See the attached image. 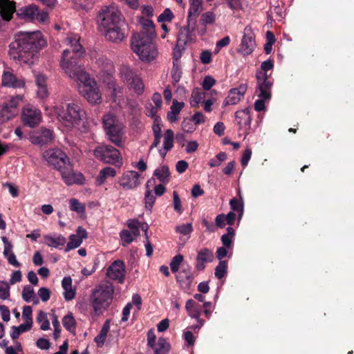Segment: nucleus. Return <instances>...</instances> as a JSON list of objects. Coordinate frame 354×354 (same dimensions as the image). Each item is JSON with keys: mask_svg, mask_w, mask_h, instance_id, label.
<instances>
[{"mask_svg": "<svg viewBox=\"0 0 354 354\" xmlns=\"http://www.w3.org/2000/svg\"><path fill=\"white\" fill-rule=\"evenodd\" d=\"M109 329L110 321L107 319L104 323L100 333L95 337L94 339L98 347H102L104 345Z\"/></svg>", "mask_w": 354, "mask_h": 354, "instance_id": "37", "label": "nucleus"}, {"mask_svg": "<svg viewBox=\"0 0 354 354\" xmlns=\"http://www.w3.org/2000/svg\"><path fill=\"white\" fill-rule=\"evenodd\" d=\"M95 64L100 70L98 75L103 82H106L112 78V75L115 71L112 61L106 57L101 56L96 60Z\"/></svg>", "mask_w": 354, "mask_h": 354, "instance_id": "18", "label": "nucleus"}, {"mask_svg": "<svg viewBox=\"0 0 354 354\" xmlns=\"http://www.w3.org/2000/svg\"><path fill=\"white\" fill-rule=\"evenodd\" d=\"M64 327L71 333H75L76 328V321L71 313H68L62 319Z\"/></svg>", "mask_w": 354, "mask_h": 354, "instance_id": "44", "label": "nucleus"}, {"mask_svg": "<svg viewBox=\"0 0 354 354\" xmlns=\"http://www.w3.org/2000/svg\"><path fill=\"white\" fill-rule=\"evenodd\" d=\"M22 101L21 95L12 96L9 101L5 102L0 109V118L3 122L8 121L15 117L19 113L18 106Z\"/></svg>", "mask_w": 354, "mask_h": 354, "instance_id": "13", "label": "nucleus"}, {"mask_svg": "<svg viewBox=\"0 0 354 354\" xmlns=\"http://www.w3.org/2000/svg\"><path fill=\"white\" fill-rule=\"evenodd\" d=\"M185 309L189 315L192 318L198 319L201 315V308L193 299H188L185 304Z\"/></svg>", "mask_w": 354, "mask_h": 354, "instance_id": "35", "label": "nucleus"}, {"mask_svg": "<svg viewBox=\"0 0 354 354\" xmlns=\"http://www.w3.org/2000/svg\"><path fill=\"white\" fill-rule=\"evenodd\" d=\"M2 84L8 87L22 88L25 82L22 79H17L12 73L6 72L2 75Z\"/></svg>", "mask_w": 354, "mask_h": 354, "instance_id": "30", "label": "nucleus"}, {"mask_svg": "<svg viewBox=\"0 0 354 354\" xmlns=\"http://www.w3.org/2000/svg\"><path fill=\"white\" fill-rule=\"evenodd\" d=\"M21 296L23 299L26 302L33 301V304H37L39 303V301L35 296L34 289L30 285H26L24 287Z\"/></svg>", "mask_w": 354, "mask_h": 354, "instance_id": "41", "label": "nucleus"}, {"mask_svg": "<svg viewBox=\"0 0 354 354\" xmlns=\"http://www.w3.org/2000/svg\"><path fill=\"white\" fill-rule=\"evenodd\" d=\"M214 259V254L212 250L203 248L199 250L196 257L195 268L198 271H203L207 263H211Z\"/></svg>", "mask_w": 354, "mask_h": 354, "instance_id": "21", "label": "nucleus"}, {"mask_svg": "<svg viewBox=\"0 0 354 354\" xmlns=\"http://www.w3.org/2000/svg\"><path fill=\"white\" fill-rule=\"evenodd\" d=\"M227 263L225 261H220L215 268V276L221 279L227 273Z\"/></svg>", "mask_w": 354, "mask_h": 354, "instance_id": "50", "label": "nucleus"}, {"mask_svg": "<svg viewBox=\"0 0 354 354\" xmlns=\"http://www.w3.org/2000/svg\"><path fill=\"white\" fill-rule=\"evenodd\" d=\"M120 75L122 80L127 84L138 75L129 66L122 65L120 68Z\"/></svg>", "mask_w": 354, "mask_h": 354, "instance_id": "40", "label": "nucleus"}, {"mask_svg": "<svg viewBox=\"0 0 354 354\" xmlns=\"http://www.w3.org/2000/svg\"><path fill=\"white\" fill-rule=\"evenodd\" d=\"M215 19L216 16L212 12H206L202 15L201 22L203 25L212 24Z\"/></svg>", "mask_w": 354, "mask_h": 354, "instance_id": "55", "label": "nucleus"}, {"mask_svg": "<svg viewBox=\"0 0 354 354\" xmlns=\"http://www.w3.org/2000/svg\"><path fill=\"white\" fill-rule=\"evenodd\" d=\"M205 94L200 88H196L192 91L190 97V104L192 107H196L205 98Z\"/></svg>", "mask_w": 354, "mask_h": 354, "instance_id": "46", "label": "nucleus"}, {"mask_svg": "<svg viewBox=\"0 0 354 354\" xmlns=\"http://www.w3.org/2000/svg\"><path fill=\"white\" fill-rule=\"evenodd\" d=\"M77 89L90 104H97L102 102V93L96 81L90 75L77 83Z\"/></svg>", "mask_w": 354, "mask_h": 354, "instance_id": "8", "label": "nucleus"}, {"mask_svg": "<svg viewBox=\"0 0 354 354\" xmlns=\"http://www.w3.org/2000/svg\"><path fill=\"white\" fill-rule=\"evenodd\" d=\"M37 322L40 324V329L48 330L50 329V322L46 313L39 310L37 317Z\"/></svg>", "mask_w": 354, "mask_h": 354, "instance_id": "47", "label": "nucleus"}, {"mask_svg": "<svg viewBox=\"0 0 354 354\" xmlns=\"http://www.w3.org/2000/svg\"><path fill=\"white\" fill-rule=\"evenodd\" d=\"M115 175L116 171L114 168L106 167L100 171L96 183L98 185H102L109 177H114Z\"/></svg>", "mask_w": 354, "mask_h": 354, "instance_id": "38", "label": "nucleus"}, {"mask_svg": "<svg viewBox=\"0 0 354 354\" xmlns=\"http://www.w3.org/2000/svg\"><path fill=\"white\" fill-rule=\"evenodd\" d=\"M43 157L50 166L53 167L59 171L70 161L67 155L59 149L46 150L43 154Z\"/></svg>", "mask_w": 354, "mask_h": 354, "instance_id": "12", "label": "nucleus"}, {"mask_svg": "<svg viewBox=\"0 0 354 354\" xmlns=\"http://www.w3.org/2000/svg\"><path fill=\"white\" fill-rule=\"evenodd\" d=\"M38 296L42 301L46 302L49 300L50 297V291L47 288H41L37 292Z\"/></svg>", "mask_w": 354, "mask_h": 354, "instance_id": "63", "label": "nucleus"}, {"mask_svg": "<svg viewBox=\"0 0 354 354\" xmlns=\"http://www.w3.org/2000/svg\"><path fill=\"white\" fill-rule=\"evenodd\" d=\"M120 236L122 241L123 246L131 243L133 241L134 238L136 237L132 232L127 230H122L120 233Z\"/></svg>", "mask_w": 354, "mask_h": 354, "instance_id": "51", "label": "nucleus"}, {"mask_svg": "<svg viewBox=\"0 0 354 354\" xmlns=\"http://www.w3.org/2000/svg\"><path fill=\"white\" fill-rule=\"evenodd\" d=\"M176 230L181 234L187 235L192 232L193 227L192 223L182 224L176 226Z\"/></svg>", "mask_w": 354, "mask_h": 354, "instance_id": "58", "label": "nucleus"}, {"mask_svg": "<svg viewBox=\"0 0 354 354\" xmlns=\"http://www.w3.org/2000/svg\"><path fill=\"white\" fill-rule=\"evenodd\" d=\"M113 292V286L109 282L101 283L93 290L91 303L96 315L102 314L109 306Z\"/></svg>", "mask_w": 354, "mask_h": 354, "instance_id": "5", "label": "nucleus"}, {"mask_svg": "<svg viewBox=\"0 0 354 354\" xmlns=\"http://www.w3.org/2000/svg\"><path fill=\"white\" fill-rule=\"evenodd\" d=\"M174 132L171 129H167L165 131L164 136L163 148L166 151H169L174 146Z\"/></svg>", "mask_w": 354, "mask_h": 354, "instance_id": "49", "label": "nucleus"}, {"mask_svg": "<svg viewBox=\"0 0 354 354\" xmlns=\"http://www.w3.org/2000/svg\"><path fill=\"white\" fill-rule=\"evenodd\" d=\"M127 225L131 229L130 232H132L136 236H139L140 234V228L142 229V227L147 226V224H140L137 220L131 219L127 221Z\"/></svg>", "mask_w": 354, "mask_h": 354, "instance_id": "53", "label": "nucleus"}, {"mask_svg": "<svg viewBox=\"0 0 354 354\" xmlns=\"http://www.w3.org/2000/svg\"><path fill=\"white\" fill-rule=\"evenodd\" d=\"M21 120L24 124L35 127L41 121V112L39 109L27 104L22 110Z\"/></svg>", "mask_w": 354, "mask_h": 354, "instance_id": "14", "label": "nucleus"}, {"mask_svg": "<svg viewBox=\"0 0 354 354\" xmlns=\"http://www.w3.org/2000/svg\"><path fill=\"white\" fill-rule=\"evenodd\" d=\"M34 77L37 87V97L41 99L47 97L48 96V91L47 88V78L46 75L39 72H34Z\"/></svg>", "mask_w": 354, "mask_h": 354, "instance_id": "28", "label": "nucleus"}, {"mask_svg": "<svg viewBox=\"0 0 354 354\" xmlns=\"http://www.w3.org/2000/svg\"><path fill=\"white\" fill-rule=\"evenodd\" d=\"M151 348L154 354H167L169 351L170 345L165 338L160 337L158 342H156Z\"/></svg>", "mask_w": 354, "mask_h": 354, "instance_id": "36", "label": "nucleus"}, {"mask_svg": "<svg viewBox=\"0 0 354 354\" xmlns=\"http://www.w3.org/2000/svg\"><path fill=\"white\" fill-rule=\"evenodd\" d=\"M29 140L35 145H47L54 140L53 132L49 129L41 128L37 131L32 132L29 136Z\"/></svg>", "mask_w": 354, "mask_h": 354, "instance_id": "19", "label": "nucleus"}, {"mask_svg": "<svg viewBox=\"0 0 354 354\" xmlns=\"http://www.w3.org/2000/svg\"><path fill=\"white\" fill-rule=\"evenodd\" d=\"M32 310L30 306H26L23 308L22 317L24 322H28L32 324Z\"/></svg>", "mask_w": 354, "mask_h": 354, "instance_id": "62", "label": "nucleus"}, {"mask_svg": "<svg viewBox=\"0 0 354 354\" xmlns=\"http://www.w3.org/2000/svg\"><path fill=\"white\" fill-rule=\"evenodd\" d=\"M235 235L234 230L232 227L227 228V233L221 236V242L225 248H232L233 245V239Z\"/></svg>", "mask_w": 354, "mask_h": 354, "instance_id": "42", "label": "nucleus"}, {"mask_svg": "<svg viewBox=\"0 0 354 354\" xmlns=\"http://www.w3.org/2000/svg\"><path fill=\"white\" fill-rule=\"evenodd\" d=\"M62 286L64 290V297L66 301H71L75 297V289L72 286V279L70 277H65L62 279Z\"/></svg>", "mask_w": 354, "mask_h": 354, "instance_id": "32", "label": "nucleus"}, {"mask_svg": "<svg viewBox=\"0 0 354 354\" xmlns=\"http://www.w3.org/2000/svg\"><path fill=\"white\" fill-rule=\"evenodd\" d=\"M173 18L174 15L172 12L169 8H167L161 15H160V16L158 18V20L160 22L171 21Z\"/></svg>", "mask_w": 354, "mask_h": 354, "instance_id": "61", "label": "nucleus"}, {"mask_svg": "<svg viewBox=\"0 0 354 354\" xmlns=\"http://www.w3.org/2000/svg\"><path fill=\"white\" fill-rule=\"evenodd\" d=\"M176 279L181 286H189L193 279V274L192 273L191 268L189 267L183 268L176 276Z\"/></svg>", "mask_w": 354, "mask_h": 354, "instance_id": "34", "label": "nucleus"}, {"mask_svg": "<svg viewBox=\"0 0 354 354\" xmlns=\"http://www.w3.org/2000/svg\"><path fill=\"white\" fill-rule=\"evenodd\" d=\"M94 156L100 160L108 164H117L121 160L120 151L111 145H100L94 150Z\"/></svg>", "mask_w": 354, "mask_h": 354, "instance_id": "11", "label": "nucleus"}, {"mask_svg": "<svg viewBox=\"0 0 354 354\" xmlns=\"http://www.w3.org/2000/svg\"><path fill=\"white\" fill-rule=\"evenodd\" d=\"M45 244L49 247L57 248L63 246L66 243V239L61 234L50 235L48 234L44 237Z\"/></svg>", "mask_w": 354, "mask_h": 354, "instance_id": "33", "label": "nucleus"}, {"mask_svg": "<svg viewBox=\"0 0 354 354\" xmlns=\"http://www.w3.org/2000/svg\"><path fill=\"white\" fill-rule=\"evenodd\" d=\"M59 173L64 182L67 185H72L74 184L82 185L85 180L82 174L73 170V165L70 161L67 162L61 170H59Z\"/></svg>", "mask_w": 354, "mask_h": 354, "instance_id": "15", "label": "nucleus"}, {"mask_svg": "<svg viewBox=\"0 0 354 354\" xmlns=\"http://www.w3.org/2000/svg\"><path fill=\"white\" fill-rule=\"evenodd\" d=\"M153 39V37H132V50L142 62H151L158 55Z\"/></svg>", "mask_w": 354, "mask_h": 354, "instance_id": "6", "label": "nucleus"}, {"mask_svg": "<svg viewBox=\"0 0 354 354\" xmlns=\"http://www.w3.org/2000/svg\"><path fill=\"white\" fill-rule=\"evenodd\" d=\"M106 276L122 283L126 276L125 264L122 260L114 261L107 268Z\"/></svg>", "mask_w": 354, "mask_h": 354, "instance_id": "17", "label": "nucleus"}, {"mask_svg": "<svg viewBox=\"0 0 354 354\" xmlns=\"http://www.w3.org/2000/svg\"><path fill=\"white\" fill-rule=\"evenodd\" d=\"M173 205L174 209L176 212L179 214H181L183 212V209L182 207L181 201L178 193L176 191L173 192Z\"/></svg>", "mask_w": 354, "mask_h": 354, "instance_id": "57", "label": "nucleus"}, {"mask_svg": "<svg viewBox=\"0 0 354 354\" xmlns=\"http://www.w3.org/2000/svg\"><path fill=\"white\" fill-rule=\"evenodd\" d=\"M1 240L3 243L4 248L3 254L5 258L7 259L8 262L17 268L20 267L21 264L17 260L16 256L12 252V244L11 242L8 241V239L6 236H2Z\"/></svg>", "mask_w": 354, "mask_h": 354, "instance_id": "29", "label": "nucleus"}, {"mask_svg": "<svg viewBox=\"0 0 354 354\" xmlns=\"http://www.w3.org/2000/svg\"><path fill=\"white\" fill-rule=\"evenodd\" d=\"M247 88L248 86L245 84H242L237 88H232L225 98V104L226 105L236 104L243 97Z\"/></svg>", "mask_w": 354, "mask_h": 354, "instance_id": "25", "label": "nucleus"}, {"mask_svg": "<svg viewBox=\"0 0 354 354\" xmlns=\"http://www.w3.org/2000/svg\"><path fill=\"white\" fill-rule=\"evenodd\" d=\"M145 200L146 208L151 209L153 205L156 198L149 189H147L145 193Z\"/></svg>", "mask_w": 354, "mask_h": 354, "instance_id": "60", "label": "nucleus"}, {"mask_svg": "<svg viewBox=\"0 0 354 354\" xmlns=\"http://www.w3.org/2000/svg\"><path fill=\"white\" fill-rule=\"evenodd\" d=\"M106 82L108 88L111 90V97L113 102L120 107L125 106L127 100L123 94V88L117 85L113 78H110Z\"/></svg>", "mask_w": 354, "mask_h": 354, "instance_id": "22", "label": "nucleus"}, {"mask_svg": "<svg viewBox=\"0 0 354 354\" xmlns=\"http://www.w3.org/2000/svg\"><path fill=\"white\" fill-rule=\"evenodd\" d=\"M187 32L188 30L187 29L180 31L176 45L173 50V64L176 62L180 63L179 59L182 56V52L188 41Z\"/></svg>", "mask_w": 354, "mask_h": 354, "instance_id": "24", "label": "nucleus"}, {"mask_svg": "<svg viewBox=\"0 0 354 354\" xmlns=\"http://www.w3.org/2000/svg\"><path fill=\"white\" fill-rule=\"evenodd\" d=\"M203 10V0H189V9L187 21H195L199 13Z\"/></svg>", "mask_w": 354, "mask_h": 354, "instance_id": "31", "label": "nucleus"}, {"mask_svg": "<svg viewBox=\"0 0 354 354\" xmlns=\"http://www.w3.org/2000/svg\"><path fill=\"white\" fill-rule=\"evenodd\" d=\"M140 178L137 171H127L120 178L118 183L124 189H133L140 184Z\"/></svg>", "mask_w": 354, "mask_h": 354, "instance_id": "20", "label": "nucleus"}, {"mask_svg": "<svg viewBox=\"0 0 354 354\" xmlns=\"http://www.w3.org/2000/svg\"><path fill=\"white\" fill-rule=\"evenodd\" d=\"M80 37L75 34H68L64 40V44L71 48L64 50L60 59V66L64 73L77 84L85 79L89 74L80 63V57L85 53V50L80 43Z\"/></svg>", "mask_w": 354, "mask_h": 354, "instance_id": "2", "label": "nucleus"}, {"mask_svg": "<svg viewBox=\"0 0 354 354\" xmlns=\"http://www.w3.org/2000/svg\"><path fill=\"white\" fill-rule=\"evenodd\" d=\"M103 125L108 136V138L113 143L120 146L122 141L123 125L117 119L116 116L111 113H107L104 115Z\"/></svg>", "mask_w": 354, "mask_h": 354, "instance_id": "9", "label": "nucleus"}, {"mask_svg": "<svg viewBox=\"0 0 354 354\" xmlns=\"http://www.w3.org/2000/svg\"><path fill=\"white\" fill-rule=\"evenodd\" d=\"M182 74L180 63L174 62L171 71V82L174 86H176L180 82Z\"/></svg>", "mask_w": 354, "mask_h": 354, "instance_id": "43", "label": "nucleus"}, {"mask_svg": "<svg viewBox=\"0 0 354 354\" xmlns=\"http://www.w3.org/2000/svg\"><path fill=\"white\" fill-rule=\"evenodd\" d=\"M235 118L241 129H250L252 121L251 109L246 108L237 111L235 113Z\"/></svg>", "mask_w": 354, "mask_h": 354, "instance_id": "27", "label": "nucleus"}, {"mask_svg": "<svg viewBox=\"0 0 354 354\" xmlns=\"http://www.w3.org/2000/svg\"><path fill=\"white\" fill-rule=\"evenodd\" d=\"M10 296V287L7 282L0 281V299H6Z\"/></svg>", "mask_w": 354, "mask_h": 354, "instance_id": "56", "label": "nucleus"}, {"mask_svg": "<svg viewBox=\"0 0 354 354\" xmlns=\"http://www.w3.org/2000/svg\"><path fill=\"white\" fill-rule=\"evenodd\" d=\"M256 46L254 34L250 26H246L239 48V52L243 55L251 54Z\"/></svg>", "mask_w": 354, "mask_h": 354, "instance_id": "16", "label": "nucleus"}, {"mask_svg": "<svg viewBox=\"0 0 354 354\" xmlns=\"http://www.w3.org/2000/svg\"><path fill=\"white\" fill-rule=\"evenodd\" d=\"M128 85L138 95H141L144 92L145 85L142 79L138 75L131 80Z\"/></svg>", "mask_w": 354, "mask_h": 354, "instance_id": "45", "label": "nucleus"}, {"mask_svg": "<svg viewBox=\"0 0 354 354\" xmlns=\"http://www.w3.org/2000/svg\"><path fill=\"white\" fill-rule=\"evenodd\" d=\"M139 24L141 26V30L139 33L134 34L133 37H154L155 28L151 20L141 17L139 19Z\"/></svg>", "mask_w": 354, "mask_h": 354, "instance_id": "26", "label": "nucleus"}, {"mask_svg": "<svg viewBox=\"0 0 354 354\" xmlns=\"http://www.w3.org/2000/svg\"><path fill=\"white\" fill-rule=\"evenodd\" d=\"M190 120L194 122L195 126H196L204 123L205 121V117L201 112H196L193 115Z\"/></svg>", "mask_w": 354, "mask_h": 354, "instance_id": "64", "label": "nucleus"}, {"mask_svg": "<svg viewBox=\"0 0 354 354\" xmlns=\"http://www.w3.org/2000/svg\"><path fill=\"white\" fill-rule=\"evenodd\" d=\"M257 82L256 93L259 99L257 100L254 102V109L257 111H261L266 109V101L270 99L271 88L273 82L271 78L263 72L257 73Z\"/></svg>", "mask_w": 354, "mask_h": 354, "instance_id": "7", "label": "nucleus"}, {"mask_svg": "<svg viewBox=\"0 0 354 354\" xmlns=\"http://www.w3.org/2000/svg\"><path fill=\"white\" fill-rule=\"evenodd\" d=\"M55 113L60 124L67 129L78 125L84 118L85 112L75 103H68L66 106H54Z\"/></svg>", "mask_w": 354, "mask_h": 354, "instance_id": "4", "label": "nucleus"}, {"mask_svg": "<svg viewBox=\"0 0 354 354\" xmlns=\"http://www.w3.org/2000/svg\"><path fill=\"white\" fill-rule=\"evenodd\" d=\"M182 254H177L173 257L170 263V268L172 272L176 273L178 271L179 267L183 261Z\"/></svg>", "mask_w": 354, "mask_h": 354, "instance_id": "54", "label": "nucleus"}, {"mask_svg": "<svg viewBox=\"0 0 354 354\" xmlns=\"http://www.w3.org/2000/svg\"><path fill=\"white\" fill-rule=\"evenodd\" d=\"M40 31L21 32L9 46L11 59L20 65H32L37 61L39 51L46 46Z\"/></svg>", "mask_w": 354, "mask_h": 354, "instance_id": "1", "label": "nucleus"}, {"mask_svg": "<svg viewBox=\"0 0 354 354\" xmlns=\"http://www.w3.org/2000/svg\"><path fill=\"white\" fill-rule=\"evenodd\" d=\"M153 175L162 183H167L169 180V169L167 165H162L158 167L153 173Z\"/></svg>", "mask_w": 354, "mask_h": 354, "instance_id": "39", "label": "nucleus"}, {"mask_svg": "<svg viewBox=\"0 0 354 354\" xmlns=\"http://www.w3.org/2000/svg\"><path fill=\"white\" fill-rule=\"evenodd\" d=\"M82 243V240L78 236L71 234L69 237V242L67 243V246L66 248L65 251L68 252L71 250L77 248L79 247Z\"/></svg>", "mask_w": 354, "mask_h": 354, "instance_id": "52", "label": "nucleus"}, {"mask_svg": "<svg viewBox=\"0 0 354 354\" xmlns=\"http://www.w3.org/2000/svg\"><path fill=\"white\" fill-rule=\"evenodd\" d=\"M69 207L71 211L76 212L78 214H84L86 209L85 205L76 198L69 200Z\"/></svg>", "mask_w": 354, "mask_h": 354, "instance_id": "48", "label": "nucleus"}, {"mask_svg": "<svg viewBox=\"0 0 354 354\" xmlns=\"http://www.w3.org/2000/svg\"><path fill=\"white\" fill-rule=\"evenodd\" d=\"M17 15L21 19L30 21H38L44 23L48 19V15L46 12L39 11L37 6L30 4L24 6L17 10Z\"/></svg>", "mask_w": 354, "mask_h": 354, "instance_id": "10", "label": "nucleus"}, {"mask_svg": "<svg viewBox=\"0 0 354 354\" xmlns=\"http://www.w3.org/2000/svg\"><path fill=\"white\" fill-rule=\"evenodd\" d=\"M97 25L100 32L111 41L118 43L125 37L124 21L115 4L103 6L98 13Z\"/></svg>", "mask_w": 354, "mask_h": 354, "instance_id": "3", "label": "nucleus"}, {"mask_svg": "<svg viewBox=\"0 0 354 354\" xmlns=\"http://www.w3.org/2000/svg\"><path fill=\"white\" fill-rule=\"evenodd\" d=\"M230 205L232 210L239 212V217L241 218L243 212V205L236 198L231 199Z\"/></svg>", "mask_w": 354, "mask_h": 354, "instance_id": "59", "label": "nucleus"}, {"mask_svg": "<svg viewBox=\"0 0 354 354\" xmlns=\"http://www.w3.org/2000/svg\"><path fill=\"white\" fill-rule=\"evenodd\" d=\"M15 12V3L10 0H0V28L9 21Z\"/></svg>", "mask_w": 354, "mask_h": 354, "instance_id": "23", "label": "nucleus"}]
</instances>
